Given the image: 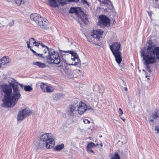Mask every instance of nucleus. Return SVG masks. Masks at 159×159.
<instances>
[{"label":"nucleus","mask_w":159,"mask_h":159,"mask_svg":"<svg viewBox=\"0 0 159 159\" xmlns=\"http://www.w3.org/2000/svg\"><path fill=\"white\" fill-rule=\"evenodd\" d=\"M9 85L4 84L1 86L2 90L4 93V97L2 99V107H13L17 102L21 95L16 84V80L11 78L8 79Z\"/></svg>","instance_id":"obj_1"},{"label":"nucleus","mask_w":159,"mask_h":159,"mask_svg":"<svg viewBox=\"0 0 159 159\" xmlns=\"http://www.w3.org/2000/svg\"><path fill=\"white\" fill-rule=\"evenodd\" d=\"M146 50V52L144 50H141V56L143 57V64L146 66V70L150 72L151 70L149 65L154 63L157 59H159V47L154 48L152 45H149Z\"/></svg>","instance_id":"obj_2"},{"label":"nucleus","mask_w":159,"mask_h":159,"mask_svg":"<svg viewBox=\"0 0 159 159\" xmlns=\"http://www.w3.org/2000/svg\"><path fill=\"white\" fill-rule=\"evenodd\" d=\"M64 52L69 53L73 57H70L68 54H62L61 53V58L63 61L66 64L69 65H76L80 63V61L77 54L73 51H64Z\"/></svg>","instance_id":"obj_3"},{"label":"nucleus","mask_w":159,"mask_h":159,"mask_svg":"<svg viewBox=\"0 0 159 159\" xmlns=\"http://www.w3.org/2000/svg\"><path fill=\"white\" fill-rule=\"evenodd\" d=\"M47 61L48 64H59L61 61L58 53L53 49H49L47 51Z\"/></svg>","instance_id":"obj_4"},{"label":"nucleus","mask_w":159,"mask_h":159,"mask_svg":"<svg viewBox=\"0 0 159 159\" xmlns=\"http://www.w3.org/2000/svg\"><path fill=\"white\" fill-rule=\"evenodd\" d=\"M120 43L117 42L113 43L111 45H110V49L115 56L116 62L119 64L122 61L121 52L120 51Z\"/></svg>","instance_id":"obj_5"},{"label":"nucleus","mask_w":159,"mask_h":159,"mask_svg":"<svg viewBox=\"0 0 159 159\" xmlns=\"http://www.w3.org/2000/svg\"><path fill=\"white\" fill-rule=\"evenodd\" d=\"M30 18L31 20L35 22L38 26L41 28H44L48 23V21L46 19L36 13L32 14L30 15Z\"/></svg>","instance_id":"obj_6"},{"label":"nucleus","mask_w":159,"mask_h":159,"mask_svg":"<svg viewBox=\"0 0 159 159\" xmlns=\"http://www.w3.org/2000/svg\"><path fill=\"white\" fill-rule=\"evenodd\" d=\"M40 141L45 143L46 147L48 149L52 148L55 145V141L52 138V135L50 133H46L40 137Z\"/></svg>","instance_id":"obj_7"},{"label":"nucleus","mask_w":159,"mask_h":159,"mask_svg":"<svg viewBox=\"0 0 159 159\" xmlns=\"http://www.w3.org/2000/svg\"><path fill=\"white\" fill-rule=\"evenodd\" d=\"M80 12L81 15L79 14V12L76 10V8L75 7H71L69 11V12L70 13H75L78 16V17L80 18L85 24H87L88 22V20L84 15V12L81 11H80Z\"/></svg>","instance_id":"obj_8"},{"label":"nucleus","mask_w":159,"mask_h":159,"mask_svg":"<svg viewBox=\"0 0 159 159\" xmlns=\"http://www.w3.org/2000/svg\"><path fill=\"white\" fill-rule=\"evenodd\" d=\"M30 114L29 109L25 108L22 109L18 112L17 117V120L18 121L23 120Z\"/></svg>","instance_id":"obj_9"},{"label":"nucleus","mask_w":159,"mask_h":159,"mask_svg":"<svg viewBox=\"0 0 159 159\" xmlns=\"http://www.w3.org/2000/svg\"><path fill=\"white\" fill-rule=\"evenodd\" d=\"M98 24L100 26H107L110 25L109 19L105 15L99 16Z\"/></svg>","instance_id":"obj_10"},{"label":"nucleus","mask_w":159,"mask_h":159,"mask_svg":"<svg viewBox=\"0 0 159 159\" xmlns=\"http://www.w3.org/2000/svg\"><path fill=\"white\" fill-rule=\"evenodd\" d=\"M77 109L76 108L70 105L67 109L66 114L69 117L73 118L77 112Z\"/></svg>","instance_id":"obj_11"},{"label":"nucleus","mask_w":159,"mask_h":159,"mask_svg":"<svg viewBox=\"0 0 159 159\" xmlns=\"http://www.w3.org/2000/svg\"><path fill=\"white\" fill-rule=\"evenodd\" d=\"M40 87L43 92L51 93L53 92L54 90L53 87L47 85L43 83H41Z\"/></svg>","instance_id":"obj_12"},{"label":"nucleus","mask_w":159,"mask_h":159,"mask_svg":"<svg viewBox=\"0 0 159 159\" xmlns=\"http://www.w3.org/2000/svg\"><path fill=\"white\" fill-rule=\"evenodd\" d=\"M77 108V111L79 114L82 115L87 110V106L84 102H80L79 105Z\"/></svg>","instance_id":"obj_13"},{"label":"nucleus","mask_w":159,"mask_h":159,"mask_svg":"<svg viewBox=\"0 0 159 159\" xmlns=\"http://www.w3.org/2000/svg\"><path fill=\"white\" fill-rule=\"evenodd\" d=\"M103 31L100 29L93 30L91 32V35L93 38L98 40L101 37Z\"/></svg>","instance_id":"obj_14"},{"label":"nucleus","mask_w":159,"mask_h":159,"mask_svg":"<svg viewBox=\"0 0 159 159\" xmlns=\"http://www.w3.org/2000/svg\"><path fill=\"white\" fill-rule=\"evenodd\" d=\"M65 97V94L62 93H60L53 94L52 96V99L54 101H58Z\"/></svg>","instance_id":"obj_15"},{"label":"nucleus","mask_w":159,"mask_h":159,"mask_svg":"<svg viewBox=\"0 0 159 159\" xmlns=\"http://www.w3.org/2000/svg\"><path fill=\"white\" fill-rule=\"evenodd\" d=\"M49 4L52 7L55 8L58 7L60 5V0H48Z\"/></svg>","instance_id":"obj_16"},{"label":"nucleus","mask_w":159,"mask_h":159,"mask_svg":"<svg viewBox=\"0 0 159 159\" xmlns=\"http://www.w3.org/2000/svg\"><path fill=\"white\" fill-rule=\"evenodd\" d=\"M34 46H41V48H40L41 50H44V53L48 50V48L42 43H38L36 42V43H34Z\"/></svg>","instance_id":"obj_17"},{"label":"nucleus","mask_w":159,"mask_h":159,"mask_svg":"<svg viewBox=\"0 0 159 159\" xmlns=\"http://www.w3.org/2000/svg\"><path fill=\"white\" fill-rule=\"evenodd\" d=\"M80 100L77 98H75L73 100L72 102L70 104L71 106L77 108L80 104Z\"/></svg>","instance_id":"obj_18"},{"label":"nucleus","mask_w":159,"mask_h":159,"mask_svg":"<svg viewBox=\"0 0 159 159\" xmlns=\"http://www.w3.org/2000/svg\"><path fill=\"white\" fill-rule=\"evenodd\" d=\"M10 61V58L8 57L5 56L3 57L1 60L2 64L5 65L8 63Z\"/></svg>","instance_id":"obj_19"},{"label":"nucleus","mask_w":159,"mask_h":159,"mask_svg":"<svg viewBox=\"0 0 159 159\" xmlns=\"http://www.w3.org/2000/svg\"><path fill=\"white\" fill-rule=\"evenodd\" d=\"M33 64L34 65H36L40 68H43L46 67V65L43 63L37 61L33 62Z\"/></svg>","instance_id":"obj_20"},{"label":"nucleus","mask_w":159,"mask_h":159,"mask_svg":"<svg viewBox=\"0 0 159 159\" xmlns=\"http://www.w3.org/2000/svg\"><path fill=\"white\" fill-rule=\"evenodd\" d=\"M43 51V53H39V54L37 53V54H36V56H39L41 57H43L44 58H46L48 57V56L47 54H46V53L47 52H46L45 53H44V50H42Z\"/></svg>","instance_id":"obj_21"},{"label":"nucleus","mask_w":159,"mask_h":159,"mask_svg":"<svg viewBox=\"0 0 159 159\" xmlns=\"http://www.w3.org/2000/svg\"><path fill=\"white\" fill-rule=\"evenodd\" d=\"M152 117L154 119L157 118H159V111L156 110L155 111L152 113Z\"/></svg>","instance_id":"obj_22"},{"label":"nucleus","mask_w":159,"mask_h":159,"mask_svg":"<svg viewBox=\"0 0 159 159\" xmlns=\"http://www.w3.org/2000/svg\"><path fill=\"white\" fill-rule=\"evenodd\" d=\"M64 147V144L62 143L61 144L56 146L55 147V149L57 151H60Z\"/></svg>","instance_id":"obj_23"},{"label":"nucleus","mask_w":159,"mask_h":159,"mask_svg":"<svg viewBox=\"0 0 159 159\" xmlns=\"http://www.w3.org/2000/svg\"><path fill=\"white\" fill-rule=\"evenodd\" d=\"M111 159H120L119 155L117 152H115V154L112 155Z\"/></svg>","instance_id":"obj_24"},{"label":"nucleus","mask_w":159,"mask_h":159,"mask_svg":"<svg viewBox=\"0 0 159 159\" xmlns=\"http://www.w3.org/2000/svg\"><path fill=\"white\" fill-rule=\"evenodd\" d=\"M16 4L18 6L23 4L25 3L24 0H14Z\"/></svg>","instance_id":"obj_25"},{"label":"nucleus","mask_w":159,"mask_h":159,"mask_svg":"<svg viewBox=\"0 0 159 159\" xmlns=\"http://www.w3.org/2000/svg\"><path fill=\"white\" fill-rule=\"evenodd\" d=\"M70 2V0H60V5L63 6L66 4L68 2Z\"/></svg>","instance_id":"obj_26"},{"label":"nucleus","mask_w":159,"mask_h":159,"mask_svg":"<svg viewBox=\"0 0 159 159\" xmlns=\"http://www.w3.org/2000/svg\"><path fill=\"white\" fill-rule=\"evenodd\" d=\"M24 90L26 91L30 92L32 90V88L30 86L25 85L24 87Z\"/></svg>","instance_id":"obj_27"},{"label":"nucleus","mask_w":159,"mask_h":159,"mask_svg":"<svg viewBox=\"0 0 159 159\" xmlns=\"http://www.w3.org/2000/svg\"><path fill=\"white\" fill-rule=\"evenodd\" d=\"M94 146H96L95 144L93 142H91L88 143L86 146V148H93Z\"/></svg>","instance_id":"obj_28"},{"label":"nucleus","mask_w":159,"mask_h":159,"mask_svg":"<svg viewBox=\"0 0 159 159\" xmlns=\"http://www.w3.org/2000/svg\"><path fill=\"white\" fill-rule=\"evenodd\" d=\"M98 1L100 2L101 4H103L104 5H108L111 3H109L107 1H105V0H98Z\"/></svg>","instance_id":"obj_29"},{"label":"nucleus","mask_w":159,"mask_h":159,"mask_svg":"<svg viewBox=\"0 0 159 159\" xmlns=\"http://www.w3.org/2000/svg\"><path fill=\"white\" fill-rule=\"evenodd\" d=\"M29 41L30 42L31 44H33V45L34 43H36V41L35 39L33 38H31L29 39Z\"/></svg>","instance_id":"obj_30"},{"label":"nucleus","mask_w":159,"mask_h":159,"mask_svg":"<svg viewBox=\"0 0 159 159\" xmlns=\"http://www.w3.org/2000/svg\"><path fill=\"white\" fill-rule=\"evenodd\" d=\"M118 113L119 116H121L123 114V111L120 108L119 109Z\"/></svg>","instance_id":"obj_31"},{"label":"nucleus","mask_w":159,"mask_h":159,"mask_svg":"<svg viewBox=\"0 0 159 159\" xmlns=\"http://www.w3.org/2000/svg\"><path fill=\"white\" fill-rule=\"evenodd\" d=\"M87 151L89 153H90V152H92L94 153V152L91 149V148H86Z\"/></svg>","instance_id":"obj_32"},{"label":"nucleus","mask_w":159,"mask_h":159,"mask_svg":"<svg viewBox=\"0 0 159 159\" xmlns=\"http://www.w3.org/2000/svg\"><path fill=\"white\" fill-rule=\"evenodd\" d=\"M87 110H89L92 111H93V109L90 106H88L87 107Z\"/></svg>","instance_id":"obj_33"},{"label":"nucleus","mask_w":159,"mask_h":159,"mask_svg":"<svg viewBox=\"0 0 159 159\" xmlns=\"http://www.w3.org/2000/svg\"><path fill=\"white\" fill-rule=\"evenodd\" d=\"M83 121L85 124H89L90 123V121L86 119H84Z\"/></svg>","instance_id":"obj_34"},{"label":"nucleus","mask_w":159,"mask_h":159,"mask_svg":"<svg viewBox=\"0 0 159 159\" xmlns=\"http://www.w3.org/2000/svg\"><path fill=\"white\" fill-rule=\"evenodd\" d=\"M155 130L157 131V133H159V126H156L155 127Z\"/></svg>","instance_id":"obj_35"},{"label":"nucleus","mask_w":159,"mask_h":159,"mask_svg":"<svg viewBox=\"0 0 159 159\" xmlns=\"http://www.w3.org/2000/svg\"><path fill=\"white\" fill-rule=\"evenodd\" d=\"M14 24V21L13 20H12V21H11V22H10V23H9V25L10 26H11L13 25Z\"/></svg>","instance_id":"obj_36"},{"label":"nucleus","mask_w":159,"mask_h":159,"mask_svg":"<svg viewBox=\"0 0 159 159\" xmlns=\"http://www.w3.org/2000/svg\"><path fill=\"white\" fill-rule=\"evenodd\" d=\"M16 83H16V84L18 86V84H19L20 85V86L22 88H23V86H24V85L23 84H20L18 82H17L16 81Z\"/></svg>","instance_id":"obj_37"},{"label":"nucleus","mask_w":159,"mask_h":159,"mask_svg":"<svg viewBox=\"0 0 159 159\" xmlns=\"http://www.w3.org/2000/svg\"><path fill=\"white\" fill-rule=\"evenodd\" d=\"M79 0H70V2H77Z\"/></svg>","instance_id":"obj_38"},{"label":"nucleus","mask_w":159,"mask_h":159,"mask_svg":"<svg viewBox=\"0 0 159 159\" xmlns=\"http://www.w3.org/2000/svg\"><path fill=\"white\" fill-rule=\"evenodd\" d=\"M3 77H2L3 78V79L6 80L7 79V76L6 75L4 74H3L2 75Z\"/></svg>","instance_id":"obj_39"},{"label":"nucleus","mask_w":159,"mask_h":159,"mask_svg":"<svg viewBox=\"0 0 159 159\" xmlns=\"http://www.w3.org/2000/svg\"><path fill=\"white\" fill-rule=\"evenodd\" d=\"M120 118L124 121L125 120V119L124 117H121V116H120Z\"/></svg>","instance_id":"obj_40"},{"label":"nucleus","mask_w":159,"mask_h":159,"mask_svg":"<svg viewBox=\"0 0 159 159\" xmlns=\"http://www.w3.org/2000/svg\"><path fill=\"white\" fill-rule=\"evenodd\" d=\"M39 146H40V145H39V146H38V150H39V149H42V148H42V147H39Z\"/></svg>","instance_id":"obj_41"},{"label":"nucleus","mask_w":159,"mask_h":159,"mask_svg":"<svg viewBox=\"0 0 159 159\" xmlns=\"http://www.w3.org/2000/svg\"><path fill=\"white\" fill-rule=\"evenodd\" d=\"M26 43L27 44V45H30V42L29 41H27V42H26Z\"/></svg>","instance_id":"obj_42"},{"label":"nucleus","mask_w":159,"mask_h":159,"mask_svg":"<svg viewBox=\"0 0 159 159\" xmlns=\"http://www.w3.org/2000/svg\"><path fill=\"white\" fill-rule=\"evenodd\" d=\"M27 47L28 48H30V49L31 48V47L30 46V45H27Z\"/></svg>","instance_id":"obj_43"},{"label":"nucleus","mask_w":159,"mask_h":159,"mask_svg":"<svg viewBox=\"0 0 159 159\" xmlns=\"http://www.w3.org/2000/svg\"><path fill=\"white\" fill-rule=\"evenodd\" d=\"M124 90L125 91H127V88L126 87H125Z\"/></svg>","instance_id":"obj_44"},{"label":"nucleus","mask_w":159,"mask_h":159,"mask_svg":"<svg viewBox=\"0 0 159 159\" xmlns=\"http://www.w3.org/2000/svg\"><path fill=\"white\" fill-rule=\"evenodd\" d=\"M35 54V55L36 56V54H37V53L35 51H34L33 52Z\"/></svg>","instance_id":"obj_45"},{"label":"nucleus","mask_w":159,"mask_h":159,"mask_svg":"<svg viewBox=\"0 0 159 159\" xmlns=\"http://www.w3.org/2000/svg\"><path fill=\"white\" fill-rule=\"evenodd\" d=\"M30 50L33 52L34 51V50L32 48H30Z\"/></svg>","instance_id":"obj_46"},{"label":"nucleus","mask_w":159,"mask_h":159,"mask_svg":"<svg viewBox=\"0 0 159 159\" xmlns=\"http://www.w3.org/2000/svg\"><path fill=\"white\" fill-rule=\"evenodd\" d=\"M153 121H154V120H153V119H151V120H150V121L151 122H153Z\"/></svg>","instance_id":"obj_47"},{"label":"nucleus","mask_w":159,"mask_h":159,"mask_svg":"<svg viewBox=\"0 0 159 159\" xmlns=\"http://www.w3.org/2000/svg\"><path fill=\"white\" fill-rule=\"evenodd\" d=\"M1 64H2L1 63H0V68H1L2 67Z\"/></svg>","instance_id":"obj_48"},{"label":"nucleus","mask_w":159,"mask_h":159,"mask_svg":"<svg viewBox=\"0 0 159 159\" xmlns=\"http://www.w3.org/2000/svg\"><path fill=\"white\" fill-rule=\"evenodd\" d=\"M98 144H95V145H96V146H94V147H97V146H98Z\"/></svg>","instance_id":"obj_49"},{"label":"nucleus","mask_w":159,"mask_h":159,"mask_svg":"<svg viewBox=\"0 0 159 159\" xmlns=\"http://www.w3.org/2000/svg\"><path fill=\"white\" fill-rule=\"evenodd\" d=\"M84 2L87 3V2H86V1L85 0H84Z\"/></svg>","instance_id":"obj_50"},{"label":"nucleus","mask_w":159,"mask_h":159,"mask_svg":"<svg viewBox=\"0 0 159 159\" xmlns=\"http://www.w3.org/2000/svg\"><path fill=\"white\" fill-rule=\"evenodd\" d=\"M123 82L124 83V85H125V82L124 81H123Z\"/></svg>","instance_id":"obj_51"},{"label":"nucleus","mask_w":159,"mask_h":159,"mask_svg":"<svg viewBox=\"0 0 159 159\" xmlns=\"http://www.w3.org/2000/svg\"><path fill=\"white\" fill-rule=\"evenodd\" d=\"M100 137H102V135H100L99 136Z\"/></svg>","instance_id":"obj_52"},{"label":"nucleus","mask_w":159,"mask_h":159,"mask_svg":"<svg viewBox=\"0 0 159 159\" xmlns=\"http://www.w3.org/2000/svg\"><path fill=\"white\" fill-rule=\"evenodd\" d=\"M102 143H101V144H100V146H101V147H102Z\"/></svg>","instance_id":"obj_53"},{"label":"nucleus","mask_w":159,"mask_h":159,"mask_svg":"<svg viewBox=\"0 0 159 159\" xmlns=\"http://www.w3.org/2000/svg\"><path fill=\"white\" fill-rule=\"evenodd\" d=\"M75 61H76V62L77 61V60L76 59H75Z\"/></svg>","instance_id":"obj_54"},{"label":"nucleus","mask_w":159,"mask_h":159,"mask_svg":"<svg viewBox=\"0 0 159 159\" xmlns=\"http://www.w3.org/2000/svg\"><path fill=\"white\" fill-rule=\"evenodd\" d=\"M145 77H146V78H147L148 76H147V75H146Z\"/></svg>","instance_id":"obj_55"},{"label":"nucleus","mask_w":159,"mask_h":159,"mask_svg":"<svg viewBox=\"0 0 159 159\" xmlns=\"http://www.w3.org/2000/svg\"><path fill=\"white\" fill-rule=\"evenodd\" d=\"M5 26V25H2V26Z\"/></svg>","instance_id":"obj_56"}]
</instances>
